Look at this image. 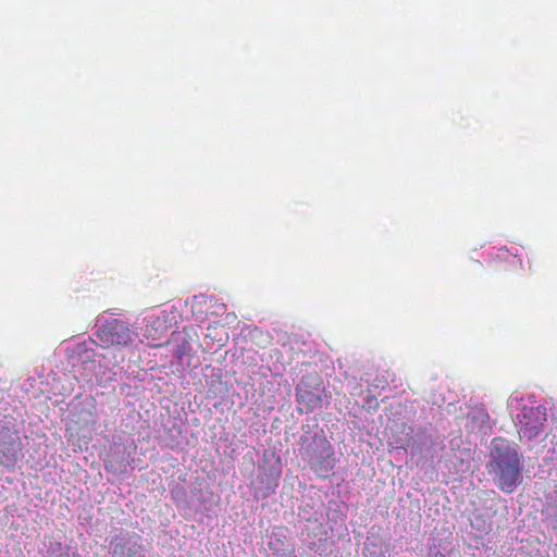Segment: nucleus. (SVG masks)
I'll return each instance as SVG.
<instances>
[{
    "instance_id": "nucleus-1",
    "label": "nucleus",
    "mask_w": 557,
    "mask_h": 557,
    "mask_svg": "<svg viewBox=\"0 0 557 557\" xmlns=\"http://www.w3.org/2000/svg\"><path fill=\"white\" fill-rule=\"evenodd\" d=\"M521 460L516 448L502 437L492 441L487 472L494 483L505 493H512L521 483Z\"/></svg>"
},
{
    "instance_id": "nucleus-2",
    "label": "nucleus",
    "mask_w": 557,
    "mask_h": 557,
    "mask_svg": "<svg viewBox=\"0 0 557 557\" xmlns=\"http://www.w3.org/2000/svg\"><path fill=\"white\" fill-rule=\"evenodd\" d=\"M97 336L104 348L126 347L134 342L137 333L128 323L112 319L100 327Z\"/></svg>"
},
{
    "instance_id": "nucleus-3",
    "label": "nucleus",
    "mask_w": 557,
    "mask_h": 557,
    "mask_svg": "<svg viewBox=\"0 0 557 557\" xmlns=\"http://www.w3.org/2000/svg\"><path fill=\"white\" fill-rule=\"evenodd\" d=\"M547 421V410L544 406H524L517 414V428L520 438L533 440L542 432Z\"/></svg>"
},
{
    "instance_id": "nucleus-4",
    "label": "nucleus",
    "mask_w": 557,
    "mask_h": 557,
    "mask_svg": "<svg viewBox=\"0 0 557 557\" xmlns=\"http://www.w3.org/2000/svg\"><path fill=\"white\" fill-rule=\"evenodd\" d=\"M23 449L20 434L16 430L0 425V465L12 468L16 465Z\"/></svg>"
},
{
    "instance_id": "nucleus-5",
    "label": "nucleus",
    "mask_w": 557,
    "mask_h": 557,
    "mask_svg": "<svg viewBox=\"0 0 557 557\" xmlns=\"http://www.w3.org/2000/svg\"><path fill=\"white\" fill-rule=\"evenodd\" d=\"M308 462L315 472L327 473L335 466V457L331 445L324 442V447L320 451H312L308 456Z\"/></svg>"
},
{
    "instance_id": "nucleus-6",
    "label": "nucleus",
    "mask_w": 557,
    "mask_h": 557,
    "mask_svg": "<svg viewBox=\"0 0 557 557\" xmlns=\"http://www.w3.org/2000/svg\"><path fill=\"white\" fill-rule=\"evenodd\" d=\"M297 403L301 407L300 410L311 412L321 407L322 398L318 393L307 388H297Z\"/></svg>"
},
{
    "instance_id": "nucleus-7",
    "label": "nucleus",
    "mask_w": 557,
    "mask_h": 557,
    "mask_svg": "<svg viewBox=\"0 0 557 557\" xmlns=\"http://www.w3.org/2000/svg\"><path fill=\"white\" fill-rule=\"evenodd\" d=\"M112 557H146L140 545H131L123 539L116 537L112 543Z\"/></svg>"
},
{
    "instance_id": "nucleus-8",
    "label": "nucleus",
    "mask_w": 557,
    "mask_h": 557,
    "mask_svg": "<svg viewBox=\"0 0 557 557\" xmlns=\"http://www.w3.org/2000/svg\"><path fill=\"white\" fill-rule=\"evenodd\" d=\"M278 479L280 472L272 469L259 474L258 481L264 485V488L262 490V495L264 497L274 493L275 488L278 486Z\"/></svg>"
},
{
    "instance_id": "nucleus-9",
    "label": "nucleus",
    "mask_w": 557,
    "mask_h": 557,
    "mask_svg": "<svg viewBox=\"0 0 557 557\" xmlns=\"http://www.w3.org/2000/svg\"><path fill=\"white\" fill-rule=\"evenodd\" d=\"M191 347L189 342L186 338H182L181 343H177L173 349V356L177 360H183L185 356H187L190 351Z\"/></svg>"
},
{
    "instance_id": "nucleus-10",
    "label": "nucleus",
    "mask_w": 557,
    "mask_h": 557,
    "mask_svg": "<svg viewBox=\"0 0 557 557\" xmlns=\"http://www.w3.org/2000/svg\"><path fill=\"white\" fill-rule=\"evenodd\" d=\"M549 517L554 523V528L557 529V504L550 506L549 508Z\"/></svg>"
},
{
    "instance_id": "nucleus-11",
    "label": "nucleus",
    "mask_w": 557,
    "mask_h": 557,
    "mask_svg": "<svg viewBox=\"0 0 557 557\" xmlns=\"http://www.w3.org/2000/svg\"><path fill=\"white\" fill-rule=\"evenodd\" d=\"M518 263L521 264V261L517 259L515 256H508L507 259L505 260V265L515 267Z\"/></svg>"
},
{
    "instance_id": "nucleus-12",
    "label": "nucleus",
    "mask_w": 557,
    "mask_h": 557,
    "mask_svg": "<svg viewBox=\"0 0 557 557\" xmlns=\"http://www.w3.org/2000/svg\"><path fill=\"white\" fill-rule=\"evenodd\" d=\"M169 344H170V342H166L164 344L154 345L153 347H162V346H165V345H169Z\"/></svg>"
}]
</instances>
